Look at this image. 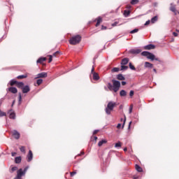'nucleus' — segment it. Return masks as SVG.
Listing matches in <instances>:
<instances>
[{
  "label": "nucleus",
  "instance_id": "obj_13",
  "mask_svg": "<svg viewBox=\"0 0 179 179\" xmlns=\"http://www.w3.org/2000/svg\"><path fill=\"white\" fill-rule=\"evenodd\" d=\"M155 48H156V46L153 44H148L144 46V50H155Z\"/></svg>",
  "mask_w": 179,
  "mask_h": 179
},
{
  "label": "nucleus",
  "instance_id": "obj_46",
  "mask_svg": "<svg viewBox=\"0 0 179 179\" xmlns=\"http://www.w3.org/2000/svg\"><path fill=\"white\" fill-rule=\"evenodd\" d=\"M154 61H158V62H162V60L159 59V57H156V56H155Z\"/></svg>",
  "mask_w": 179,
  "mask_h": 179
},
{
  "label": "nucleus",
  "instance_id": "obj_20",
  "mask_svg": "<svg viewBox=\"0 0 179 179\" xmlns=\"http://www.w3.org/2000/svg\"><path fill=\"white\" fill-rule=\"evenodd\" d=\"M155 55L150 52L148 53V56L147 57L148 59H150L151 61H155Z\"/></svg>",
  "mask_w": 179,
  "mask_h": 179
},
{
  "label": "nucleus",
  "instance_id": "obj_29",
  "mask_svg": "<svg viewBox=\"0 0 179 179\" xmlns=\"http://www.w3.org/2000/svg\"><path fill=\"white\" fill-rule=\"evenodd\" d=\"M149 53H150V52H148V51H143L141 52V55L143 57H146L148 58Z\"/></svg>",
  "mask_w": 179,
  "mask_h": 179
},
{
  "label": "nucleus",
  "instance_id": "obj_38",
  "mask_svg": "<svg viewBox=\"0 0 179 179\" xmlns=\"http://www.w3.org/2000/svg\"><path fill=\"white\" fill-rule=\"evenodd\" d=\"M138 31H139V29H133V30H131V31H130V34H135V33H138Z\"/></svg>",
  "mask_w": 179,
  "mask_h": 179
},
{
  "label": "nucleus",
  "instance_id": "obj_62",
  "mask_svg": "<svg viewBox=\"0 0 179 179\" xmlns=\"http://www.w3.org/2000/svg\"><path fill=\"white\" fill-rule=\"evenodd\" d=\"M131 124H132V122H129V126H128V129H131Z\"/></svg>",
  "mask_w": 179,
  "mask_h": 179
},
{
  "label": "nucleus",
  "instance_id": "obj_57",
  "mask_svg": "<svg viewBox=\"0 0 179 179\" xmlns=\"http://www.w3.org/2000/svg\"><path fill=\"white\" fill-rule=\"evenodd\" d=\"M17 153L16 152H11V156L13 157H15V156H16Z\"/></svg>",
  "mask_w": 179,
  "mask_h": 179
},
{
  "label": "nucleus",
  "instance_id": "obj_14",
  "mask_svg": "<svg viewBox=\"0 0 179 179\" xmlns=\"http://www.w3.org/2000/svg\"><path fill=\"white\" fill-rule=\"evenodd\" d=\"M48 74L45 72L39 73L37 74V79H40V78H47Z\"/></svg>",
  "mask_w": 179,
  "mask_h": 179
},
{
  "label": "nucleus",
  "instance_id": "obj_48",
  "mask_svg": "<svg viewBox=\"0 0 179 179\" xmlns=\"http://www.w3.org/2000/svg\"><path fill=\"white\" fill-rule=\"evenodd\" d=\"M75 174H76V171H73V172L70 173L71 177H73V176H75Z\"/></svg>",
  "mask_w": 179,
  "mask_h": 179
},
{
  "label": "nucleus",
  "instance_id": "obj_49",
  "mask_svg": "<svg viewBox=\"0 0 179 179\" xmlns=\"http://www.w3.org/2000/svg\"><path fill=\"white\" fill-rule=\"evenodd\" d=\"M58 54H59V51H57L55 53H53L52 56L53 57H57V55H58Z\"/></svg>",
  "mask_w": 179,
  "mask_h": 179
},
{
  "label": "nucleus",
  "instance_id": "obj_51",
  "mask_svg": "<svg viewBox=\"0 0 179 179\" xmlns=\"http://www.w3.org/2000/svg\"><path fill=\"white\" fill-rule=\"evenodd\" d=\"M3 100H5V97H3L0 99V106H1L2 103H3Z\"/></svg>",
  "mask_w": 179,
  "mask_h": 179
},
{
  "label": "nucleus",
  "instance_id": "obj_55",
  "mask_svg": "<svg viewBox=\"0 0 179 179\" xmlns=\"http://www.w3.org/2000/svg\"><path fill=\"white\" fill-rule=\"evenodd\" d=\"M99 129H96L93 131V135H96V134H97V132H99Z\"/></svg>",
  "mask_w": 179,
  "mask_h": 179
},
{
  "label": "nucleus",
  "instance_id": "obj_3",
  "mask_svg": "<svg viewBox=\"0 0 179 179\" xmlns=\"http://www.w3.org/2000/svg\"><path fill=\"white\" fill-rule=\"evenodd\" d=\"M82 40V36L80 35H76L71 38L69 40L70 44L71 45H76V44H79Z\"/></svg>",
  "mask_w": 179,
  "mask_h": 179
},
{
  "label": "nucleus",
  "instance_id": "obj_22",
  "mask_svg": "<svg viewBox=\"0 0 179 179\" xmlns=\"http://www.w3.org/2000/svg\"><path fill=\"white\" fill-rule=\"evenodd\" d=\"M135 169H136V171H138V173H142V171H143V169H142V167H141L138 164H136Z\"/></svg>",
  "mask_w": 179,
  "mask_h": 179
},
{
  "label": "nucleus",
  "instance_id": "obj_16",
  "mask_svg": "<svg viewBox=\"0 0 179 179\" xmlns=\"http://www.w3.org/2000/svg\"><path fill=\"white\" fill-rule=\"evenodd\" d=\"M15 85H17V80L15 79H12L10 82L7 84V86H15Z\"/></svg>",
  "mask_w": 179,
  "mask_h": 179
},
{
  "label": "nucleus",
  "instance_id": "obj_1",
  "mask_svg": "<svg viewBox=\"0 0 179 179\" xmlns=\"http://www.w3.org/2000/svg\"><path fill=\"white\" fill-rule=\"evenodd\" d=\"M113 83V84H112ZM111 83H108V89L112 92V90L117 93L120 88L121 87V83L117 80L113 79Z\"/></svg>",
  "mask_w": 179,
  "mask_h": 179
},
{
  "label": "nucleus",
  "instance_id": "obj_42",
  "mask_svg": "<svg viewBox=\"0 0 179 179\" xmlns=\"http://www.w3.org/2000/svg\"><path fill=\"white\" fill-rule=\"evenodd\" d=\"M133 108H134V106L131 105L129 106V114H131L132 113Z\"/></svg>",
  "mask_w": 179,
  "mask_h": 179
},
{
  "label": "nucleus",
  "instance_id": "obj_6",
  "mask_svg": "<svg viewBox=\"0 0 179 179\" xmlns=\"http://www.w3.org/2000/svg\"><path fill=\"white\" fill-rule=\"evenodd\" d=\"M91 73L92 74V78L94 80H99L100 79V76H99V73L94 72V66H92V69L91 70Z\"/></svg>",
  "mask_w": 179,
  "mask_h": 179
},
{
  "label": "nucleus",
  "instance_id": "obj_30",
  "mask_svg": "<svg viewBox=\"0 0 179 179\" xmlns=\"http://www.w3.org/2000/svg\"><path fill=\"white\" fill-rule=\"evenodd\" d=\"M129 67L131 71H136V68H135V66H133L131 62L129 64Z\"/></svg>",
  "mask_w": 179,
  "mask_h": 179
},
{
  "label": "nucleus",
  "instance_id": "obj_4",
  "mask_svg": "<svg viewBox=\"0 0 179 179\" xmlns=\"http://www.w3.org/2000/svg\"><path fill=\"white\" fill-rule=\"evenodd\" d=\"M129 54H132L133 55H138V54H141L142 52V50L138 48L131 49L129 51Z\"/></svg>",
  "mask_w": 179,
  "mask_h": 179
},
{
  "label": "nucleus",
  "instance_id": "obj_7",
  "mask_svg": "<svg viewBox=\"0 0 179 179\" xmlns=\"http://www.w3.org/2000/svg\"><path fill=\"white\" fill-rule=\"evenodd\" d=\"M8 114H9V118L10 120H16V113L13 109H10L8 112Z\"/></svg>",
  "mask_w": 179,
  "mask_h": 179
},
{
  "label": "nucleus",
  "instance_id": "obj_52",
  "mask_svg": "<svg viewBox=\"0 0 179 179\" xmlns=\"http://www.w3.org/2000/svg\"><path fill=\"white\" fill-rule=\"evenodd\" d=\"M5 38H6V35H3L1 38H0V41H2V40H5Z\"/></svg>",
  "mask_w": 179,
  "mask_h": 179
},
{
  "label": "nucleus",
  "instance_id": "obj_60",
  "mask_svg": "<svg viewBox=\"0 0 179 179\" xmlns=\"http://www.w3.org/2000/svg\"><path fill=\"white\" fill-rule=\"evenodd\" d=\"M173 35L174 36V37H177V36H178V34H177V32H173Z\"/></svg>",
  "mask_w": 179,
  "mask_h": 179
},
{
  "label": "nucleus",
  "instance_id": "obj_35",
  "mask_svg": "<svg viewBox=\"0 0 179 179\" xmlns=\"http://www.w3.org/2000/svg\"><path fill=\"white\" fill-rule=\"evenodd\" d=\"M111 72H120V68L115 67V68L112 69Z\"/></svg>",
  "mask_w": 179,
  "mask_h": 179
},
{
  "label": "nucleus",
  "instance_id": "obj_58",
  "mask_svg": "<svg viewBox=\"0 0 179 179\" xmlns=\"http://www.w3.org/2000/svg\"><path fill=\"white\" fill-rule=\"evenodd\" d=\"M101 29H102V30H106V29H107V27H105L104 25H102Z\"/></svg>",
  "mask_w": 179,
  "mask_h": 179
},
{
  "label": "nucleus",
  "instance_id": "obj_12",
  "mask_svg": "<svg viewBox=\"0 0 179 179\" xmlns=\"http://www.w3.org/2000/svg\"><path fill=\"white\" fill-rule=\"evenodd\" d=\"M27 157L28 162H30L33 160V152H31V150L29 151V153H28Z\"/></svg>",
  "mask_w": 179,
  "mask_h": 179
},
{
  "label": "nucleus",
  "instance_id": "obj_2",
  "mask_svg": "<svg viewBox=\"0 0 179 179\" xmlns=\"http://www.w3.org/2000/svg\"><path fill=\"white\" fill-rule=\"evenodd\" d=\"M117 102L110 101L108 103L106 108H105V113L107 115H111V111H113L114 108L116 107Z\"/></svg>",
  "mask_w": 179,
  "mask_h": 179
},
{
  "label": "nucleus",
  "instance_id": "obj_32",
  "mask_svg": "<svg viewBox=\"0 0 179 179\" xmlns=\"http://www.w3.org/2000/svg\"><path fill=\"white\" fill-rule=\"evenodd\" d=\"M157 19H158L157 16L155 15L151 19V23H156V22L157 21Z\"/></svg>",
  "mask_w": 179,
  "mask_h": 179
},
{
  "label": "nucleus",
  "instance_id": "obj_47",
  "mask_svg": "<svg viewBox=\"0 0 179 179\" xmlns=\"http://www.w3.org/2000/svg\"><path fill=\"white\" fill-rule=\"evenodd\" d=\"M134 90L130 91V92H129L130 97H132L134 96Z\"/></svg>",
  "mask_w": 179,
  "mask_h": 179
},
{
  "label": "nucleus",
  "instance_id": "obj_56",
  "mask_svg": "<svg viewBox=\"0 0 179 179\" xmlns=\"http://www.w3.org/2000/svg\"><path fill=\"white\" fill-rule=\"evenodd\" d=\"M117 129H121V124L120 123L117 124Z\"/></svg>",
  "mask_w": 179,
  "mask_h": 179
},
{
  "label": "nucleus",
  "instance_id": "obj_43",
  "mask_svg": "<svg viewBox=\"0 0 179 179\" xmlns=\"http://www.w3.org/2000/svg\"><path fill=\"white\" fill-rule=\"evenodd\" d=\"M24 78H26L24 75H20L17 77V79H24Z\"/></svg>",
  "mask_w": 179,
  "mask_h": 179
},
{
  "label": "nucleus",
  "instance_id": "obj_50",
  "mask_svg": "<svg viewBox=\"0 0 179 179\" xmlns=\"http://www.w3.org/2000/svg\"><path fill=\"white\" fill-rule=\"evenodd\" d=\"M117 24H118V22L116 21L112 24V26H113V27H115V26H117Z\"/></svg>",
  "mask_w": 179,
  "mask_h": 179
},
{
  "label": "nucleus",
  "instance_id": "obj_31",
  "mask_svg": "<svg viewBox=\"0 0 179 179\" xmlns=\"http://www.w3.org/2000/svg\"><path fill=\"white\" fill-rule=\"evenodd\" d=\"M122 144L120 143V141H118L117 143H116L115 144V148H116L117 149H120V148H121Z\"/></svg>",
  "mask_w": 179,
  "mask_h": 179
},
{
  "label": "nucleus",
  "instance_id": "obj_25",
  "mask_svg": "<svg viewBox=\"0 0 179 179\" xmlns=\"http://www.w3.org/2000/svg\"><path fill=\"white\" fill-rule=\"evenodd\" d=\"M101 17H99L97 19H96V27H99V26H100V23H101Z\"/></svg>",
  "mask_w": 179,
  "mask_h": 179
},
{
  "label": "nucleus",
  "instance_id": "obj_63",
  "mask_svg": "<svg viewBox=\"0 0 179 179\" xmlns=\"http://www.w3.org/2000/svg\"><path fill=\"white\" fill-rule=\"evenodd\" d=\"M82 155H85V152H81L80 154L78 155V156H82Z\"/></svg>",
  "mask_w": 179,
  "mask_h": 179
},
{
  "label": "nucleus",
  "instance_id": "obj_40",
  "mask_svg": "<svg viewBox=\"0 0 179 179\" xmlns=\"http://www.w3.org/2000/svg\"><path fill=\"white\" fill-rule=\"evenodd\" d=\"M138 2H139V0H131V5H136V3H138Z\"/></svg>",
  "mask_w": 179,
  "mask_h": 179
},
{
  "label": "nucleus",
  "instance_id": "obj_8",
  "mask_svg": "<svg viewBox=\"0 0 179 179\" xmlns=\"http://www.w3.org/2000/svg\"><path fill=\"white\" fill-rule=\"evenodd\" d=\"M7 92H10V93H13V94H16L17 93V88L15 87H10L6 89Z\"/></svg>",
  "mask_w": 179,
  "mask_h": 179
},
{
  "label": "nucleus",
  "instance_id": "obj_64",
  "mask_svg": "<svg viewBox=\"0 0 179 179\" xmlns=\"http://www.w3.org/2000/svg\"><path fill=\"white\" fill-rule=\"evenodd\" d=\"M13 106H15V100L13 101V103L11 104V107H13Z\"/></svg>",
  "mask_w": 179,
  "mask_h": 179
},
{
  "label": "nucleus",
  "instance_id": "obj_36",
  "mask_svg": "<svg viewBox=\"0 0 179 179\" xmlns=\"http://www.w3.org/2000/svg\"><path fill=\"white\" fill-rule=\"evenodd\" d=\"M20 152H22V153H26V149H25L24 146H21V147L20 148Z\"/></svg>",
  "mask_w": 179,
  "mask_h": 179
},
{
  "label": "nucleus",
  "instance_id": "obj_5",
  "mask_svg": "<svg viewBox=\"0 0 179 179\" xmlns=\"http://www.w3.org/2000/svg\"><path fill=\"white\" fill-rule=\"evenodd\" d=\"M26 173L23 171V169H20L17 171V176L14 178V179H22V177L24 176Z\"/></svg>",
  "mask_w": 179,
  "mask_h": 179
},
{
  "label": "nucleus",
  "instance_id": "obj_28",
  "mask_svg": "<svg viewBox=\"0 0 179 179\" xmlns=\"http://www.w3.org/2000/svg\"><path fill=\"white\" fill-rule=\"evenodd\" d=\"M103 143H107L106 140H101L98 143V146H103Z\"/></svg>",
  "mask_w": 179,
  "mask_h": 179
},
{
  "label": "nucleus",
  "instance_id": "obj_23",
  "mask_svg": "<svg viewBox=\"0 0 179 179\" xmlns=\"http://www.w3.org/2000/svg\"><path fill=\"white\" fill-rule=\"evenodd\" d=\"M17 86L22 90L24 87V83L23 82H17Z\"/></svg>",
  "mask_w": 179,
  "mask_h": 179
},
{
  "label": "nucleus",
  "instance_id": "obj_41",
  "mask_svg": "<svg viewBox=\"0 0 179 179\" xmlns=\"http://www.w3.org/2000/svg\"><path fill=\"white\" fill-rule=\"evenodd\" d=\"M0 117H6V113L2 112V110H0Z\"/></svg>",
  "mask_w": 179,
  "mask_h": 179
},
{
  "label": "nucleus",
  "instance_id": "obj_10",
  "mask_svg": "<svg viewBox=\"0 0 179 179\" xmlns=\"http://www.w3.org/2000/svg\"><path fill=\"white\" fill-rule=\"evenodd\" d=\"M12 134L15 139H19V138H20V133H19V131H17V130H13L12 131Z\"/></svg>",
  "mask_w": 179,
  "mask_h": 179
},
{
  "label": "nucleus",
  "instance_id": "obj_37",
  "mask_svg": "<svg viewBox=\"0 0 179 179\" xmlns=\"http://www.w3.org/2000/svg\"><path fill=\"white\" fill-rule=\"evenodd\" d=\"M36 83L38 86H40V85H41V83H43V79L39 78L36 80Z\"/></svg>",
  "mask_w": 179,
  "mask_h": 179
},
{
  "label": "nucleus",
  "instance_id": "obj_24",
  "mask_svg": "<svg viewBox=\"0 0 179 179\" xmlns=\"http://www.w3.org/2000/svg\"><path fill=\"white\" fill-rule=\"evenodd\" d=\"M120 96L121 97H125V96H127V91H125V90H122L120 92Z\"/></svg>",
  "mask_w": 179,
  "mask_h": 179
},
{
  "label": "nucleus",
  "instance_id": "obj_44",
  "mask_svg": "<svg viewBox=\"0 0 179 179\" xmlns=\"http://www.w3.org/2000/svg\"><path fill=\"white\" fill-rule=\"evenodd\" d=\"M27 170H29V166H26L22 171L26 174L27 172Z\"/></svg>",
  "mask_w": 179,
  "mask_h": 179
},
{
  "label": "nucleus",
  "instance_id": "obj_18",
  "mask_svg": "<svg viewBox=\"0 0 179 179\" xmlns=\"http://www.w3.org/2000/svg\"><path fill=\"white\" fill-rule=\"evenodd\" d=\"M116 79H117V80H125V77L124 75L120 73L116 76Z\"/></svg>",
  "mask_w": 179,
  "mask_h": 179
},
{
  "label": "nucleus",
  "instance_id": "obj_53",
  "mask_svg": "<svg viewBox=\"0 0 179 179\" xmlns=\"http://www.w3.org/2000/svg\"><path fill=\"white\" fill-rule=\"evenodd\" d=\"M5 38H6V35H3L1 38H0V41H2V40H5Z\"/></svg>",
  "mask_w": 179,
  "mask_h": 179
},
{
  "label": "nucleus",
  "instance_id": "obj_59",
  "mask_svg": "<svg viewBox=\"0 0 179 179\" xmlns=\"http://www.w3.org/2000/svg\"><path fill=\"white\" fill-rule=\"evenodd\" d=\"M125 85H127V82H125V81H122V86H125Z\"/></svg>",
  "mask_w": 179,
  "mask_h": 179
},
{
  "label": "nucleus",
  "instance_id": "obj_54",
  "mask_svg": "<svg viewBox=\"0 0 179 179\" xmlns=\"http://www.w3.org/2000/svg\"><path fill=\"white\" fill-rule=\"evenodd\" d=\"M148 24H150V20H148L145 23V26H148Z\"/></svg>",
  "mask_w": 179,
  "mask_h": 179
},
{
  "label": "nucleus",
  "instance_id": "obj_26",
  "mask_svg": "<svg viewBox=\"0 0 179 179\" xmlns=\"http://www.w3.org/2000/svg\"><path fill=\"white\" fill-rule=\"evenodd\" d=\"M22 104V93H18V105L20 106Z\"/></svg>",
  "mask_w": 179,
  "mask_h": 179
},
{
  "label": "nucleus",
  "instance_id": "obj_17",
  "mask_svg": "<svg viewBox=\"0 0 179 179\" xmlns=\"http://www.w3.org/2000/svg\"><path fill=\"white\" fill-rule=\"evenodd\" d=\"M144 68H148L149 69H152V68H153V64L149 62H145L144 64Z\"/></svg>",
  "mask_w": 179,
  "mask_h": 179
},
{
  "label": "nucleus",
  "instance_id": "obj_33",
  "mask_svg": "<svg viewBox=\"0 0 179 179\" xmlns=\"http://www.w3.org/2000/svg\"><path fill=\"white\" fill-rule=\"evenodd\" d=\"M128 69V66L121 65L120 71H127Z\"/></svg>",
  "mask_w": 179,
  "mask_h": 179
},
{
  "label": "nucleus",
  "instance_id": "obj_45",
  "mask_svg": "<svg viewBox=\"0 0 179 179\" xmlns=\"http://www.w3.org/2000/svg\"><path fill=\"white\" fill-rule=\"evenodd\" d=\"M52 57H53L52 55H49V61H48L49 64L52 62Z\"/></svg>",
  "mask_w": 179,
  "mask_h": 179
},
{
  "label": "nucleus",
  "instance_id": "obj_15",
  "mask_svg": "<svg viewBox=\"0 0 179 179\" xmlns=\"http://www.w3.org/2000/svg\"><path fill=\"white\" fill-rule=\"evenodd\" d=\"M129 62V58H123L120 62V65H127Z\"/></svg>",
  "mask_w": 179,
  "mask_h": 179
},
{
  "label": "nucleus",
  "instance_id": "obj_9",
  "mask_svg": "<svg viewBox=\"0 0 179 179\" xmlns=\"http://www.w3.org/2000/svg\"><path fill=\"white\" fill-rule=\"evenodd\" d=\"M21 90L24 94L29 93V92H30V86L24 85L23 88Z\"/></svg>",
  "mask_w": 179,
  "mask_h": 179
},
{
  "label": "nucleus",
  "instance_id": "obj_11",
  "mask_svg": "<svg viewBox=\"0 0 179 179\" xmlns=\"http://www.w3.org/2000/svg\"><path fill=\"white\" fill-rule=\"evenodd\" d=\"M169 9L171 12L174 13L175 15H177V9H176V5H173V3H171Z\"/></svg>",
  "mask_w": 179,
  "mask_h": 179
},
{
  "label": "nucleus",
  "instance_id": "obj_27",
  "mask_svg": "<svg viewBox=\"0 0 179 179\" xmlns=\"http://www.w3.org/2000/svg\"><path fill=\"white\" fill-rule=\"evenodd\" d=\"M129 15H131V11L130 10H125L124 11V17H128V16H129Z\"/></svg>",
  "mask_w": 179,
  "mask_h": 179
},
{
  "label": "nucleus",
  "instance_id": "obj_34",
  "mask_svg": "<svg viewBox=\"0 0 179 179\" xmlns=\"http://www.w3.org/2000/svg\"><path fill=\"white\" fill-rule=\"evenodd\" d=\"M120 121H123V124H122V129H123V128H124V125H125V122H126V121H127V117L124 116V119L121 118V119H120Z\"/></svg>",
  "mask_w": 179,
  "mask_h": 179
},
{
  "label": "nucleus",
  "instance_id": "obj_21",
  "mask_svg": "<svg viewBox=\"0 0 179 179\" xmlns=\"http://www.w3.org/2000/svg\"><path fill=\"white\" fill-rule=\"evenodd\" d=\"M44 61H47V58L46 57H40L37 61L36 63L37 64H43L44 62Z\"/></svg>",
  "mask_w": 179,
  "mask_h": 179
},
{
  "label": "nucleus",
  "instance_id": "obj_61",
  "mask_svg": "<svg viewBox=\"0 0 179 179\" xmlns=\"http://www.w3.org/2000/svg\"><path fill=\"white\" fill-rule=\"evenodd\" d=\"M136 72H141V69H140L139 67H137V68L136 69Z\"/></svg>",
  "mask_w": 179,
  "mask_h": 179
},
{
  "label": "nucleus",
  "instance_id": "obj_39",
  "mask_svg": "<svg viewBox=\"0 0 179 179\" xmlns=\"http://www.w3.org/2000/svg\"><path fill=\"white\" fill-rule=\"evenodd\" d=\"M17 166H13L11 168V171H10V173H13L15 171H16L17 170Z\"/></svg>",
  "mask_w": 179,
  "mask_h": 179
},
{
  "label": "nucleus",
  "instance_id": "obj_19",
  "mask_svg": "<svg viewBox=\"0 0 179 179\" xmlns=\"http://www.w3.org/2000/svg\"><path fill=\"white\" fill-rule=\"evenodd\" d=\"M15 163L16 164H20V163H22V157H16L15 158Z\"/></svg>",
  "mask_w": 179,
  "mask_h": 179
}]
</instances>
